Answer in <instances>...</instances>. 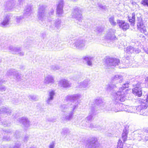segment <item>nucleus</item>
<instances>
[{"mask_svg": "<svg viewBox=\"0 0 148 148\" xmlns=\"http://www.w3.org/2000/svg\"><path fill=\"white\" fill-rule=\"evenodd\" d=\"M29 99L33 100H35L36 99V97L33 95H30L29 96Z\"/></svg>", "mask_w": 148, "mask_h": 148, "instance_id": "nucleus-55", "label": "nucleus"}, {"mask_svg": "<svg viewBox=\"0 0 148 148\" xmlns=\"http://www.w3.org/2000/svg\"><path fill=\"white\" fill-rule=\"evenodd\" d=\"M23 1V0H18L19 4H21Z\"/></svg>", "mask_w": 148, "mask_h": 148, "instance_id": "nucleus-61", "label": "nucleus"}, {"mask_svg": "<svg viewBox=\"0 0 148 148\" xmlns=\"http://www.w3.org/2000/svg\"><path fill=\"white\" fill-rule=\"evenodd\" d=\"M95 127H96V125H94V124L92 123H91L90 125V126H87L86 127H89L91 129H93V128H94Z\"/></svg>", "mask_w": 148, "mask_h": 148, "instance_id": "nucleus-53", "label": "nucleus"}, {"mask_svg": "<svg viewBox=\"0 0 148 148\" xmlns=\"http://www.w3.org/2000/svg\"><path fill=\"white\" fill-rule=\"evenodd\" d=\"M81 97V95L79 94L68 95L66 97L65 99L67 101H70V103L67 105H63L60 107L62 111L68 113V115L65 118H62V120L64 122L69 121L73 118L74 111L78 108V103L77 99H79Z\"/></svg>", "mask_w": 148, "mask_h": 148, "instance_id": "nucleus-1", "label": "nucleus"}, {"mask_svg": "<svg viewBox=\"0 0 148 148\" xmlns=\"http://www.w3.org/2000/svg\"><path fill=\"white\" fill-rule=\"evenodd\" d=\"M5 134L6 135L4 136L3 137V140L5 141L10 140L11 139V138L10 137V134L9 133Z\"/></svg>", "mask_w": 148, "mask_h": 148, "instance_id": "nucleus-44", "label": "nucleus"}, {"mask_svg": "<svg viewBox=\"0 0 148 148\" xmlns=\"http://www.w3.org/2000/svg\"><path fill=\"white\" fill-rule=\"evenodd\" d=\"M6 80L4 79L3 78H0V91H5L6 90V88L4 86L2 85L3 84H5Z\"/></svg>", "mask_w": 148, "mask_h": 148, "instance_id": "nucleus-33", "label": "nucleus"}, {"mask_svg": "<svg viewBox=\"0 0 148 148\" xmlns=\"http://www.w3.org/2000/svg\"><path fill=\"white\" fill-rule=\"evenodd\" d=\"M1 123H2V124H3L4 126H6L8 125V124L6 122H5L4 123H2V122H1Z\"/></svg>", "mask_w": 148, "mask_h": 148, "instance_id": "nucleus-56", "label": "nucleus"}, {"mask_svg": "<svg viewBox=\"0 0 148 148\" xmlns=\"http://www.w3.org/2000/svg\"><path fill=\"white\" fill-rule=\"evenodd\" d=\"M54 82L53 77L50 75H49L45 77L44 82L47 84L50 83H53Z\"/></svg>", "mask_w": 148, "mask_h": 148, "instance_id": "nucleus-29", "label": "nucleus"}, {"mask_svg": "<svg viewBox=\"0 0 148 148\" xmlns=\"http://www.w3.org/2000/svg\"><path fill=\"white\" fill-rule=\"evenodd\" d=\"M117 148H123V144L121 140H119L118 142Z\"/></svg>", "mask_w": 148, "mask_h": 148, "instance_id": "nucleus-45", "label": "nucleus"}, {"mask_svg": "<svg viewBox=\"0 0 148 148\" xmlns=\"http://www.w3.org/2000/svg\"><path fill=\"white\" fill-rule=\"evenodd\" d=\"M97 105L99 106L101 109H103V107L105 106V104L103 103V101L102 99L100 98H97L94 101Z\"/></svg>", "mask_w": 148, "mask_h": 148, "instance_id": "nucleus-31", "label": "nucleus"}, {"mask_svg": "<svg viewBox=\"0 0 148 148\" xmlns=\"http://www.w3.org/2000/svg\"><path fill=\"white\" fill-rule=\"evenodd\" d=\"M148 105L146 103H143L138 106V112H140L141 115L145 116L148 114V112L146 111V109L148 107Z\"/></svg>", "mask_w": 148, "mask_h": 148, "instance_id": "nucleus-11", "label": "nucleus"}, {"mask_svg": "<svg viewBox=\"0 0 148 148\" xmlns=\"http://www.w3.org/2000/svg\"><path fill=\"white\" fill-rule=\"evenodd\" d=\"M7 47V41L0 38V50L6 49Z\"/></svg>", "mask_w": 148, "mask_h": 148, "instance_id": "nucleus-28", "label": "nucleus"}, {"mask_svg": "<svg viewBox=\"0 0 148 148\" xmlns=\"http://www.w3.org/2000/svg\"><path fill=\"white\" fill-rule=\"evenodd\" d=\"M121 104H123L121 103H117L116 104V107L117 106H119V108H118L117 109L116 108L114 109H116V110H117L118 109V110L121 109V108H122V107H121V106H120Z\"/></svg>", "mask_w": 148, "mask_h": 148, "instance_id": "nucleus-49", "label": "nucleus"}, {"mask_svg": "<svg viewBox=\"0 0 148 148\" xmlns=\"http://www.w3.org/2000/svg\"><path fill=\"white\" fill-rule=\"evenodd\" d=\"M116 88V86L114 84H110L106 86V89L108 92H111Z\"/></svg>", "mask_w": 148, "mask_h": 148, "instance_id": "nucleus-34", "label": "nucleus"}, {"mask_svg": "<svg viewBox=\"0 0 148 148\" xmlns=\"http://www.w3.org/2000/svg\"><path fill=\"white\" fill-rule=\"evenodd\" d=\"M131 3L132 4L133 6H135L136 7H138L139 6L136 3L133 2V1H131Z\"/></svg>", "mask_w": 148, "mask_h": 148, "instance_id": "nucleus-52", "label": "nucleus"}, {"mask_svg": "<svg viewBox=\"0 0 148 148\" xmlns=\"http://www.w3.org/2000/svg\"><path fill=\"white\" fill-rule=\"evenodd\" d=\"M135 14L133 13L131 15L128 16V19L129 21L131 23V25L133 26H134L135 24Z\"/></svg>", "mask_w": 148, "mask_h": 148, "instance_id": "nucleus-32", "label": "nucleus"}, {"mask_svg": "<svg viewBox=\"0 0 148 148\" xmlns=\"http://www.w3.org/2000/svg\"><path fill=\"white\" fill-rule=\"evenodd\" d=\"M117 22L120 28L124 31H126L129 28L130 25L129 24L125 22V21L117 20Z\"/></svg>", "mask_w": 148, "mask_h": 148, "instance_id": "nucleus-13", "label": "nucleus"}, {"mask_svg": "<svg viewBox=\"0 0 148 148\" xmlns=\"http://www.w3.org/2000/svg\"><path fill=\"white\" fill-rule=\"evenodd\" d=\"M127 127H125L122 134V138L124 141L126 140L127 134L128 133V130L126 129Z\"/></svg>", "mask_w": 148, "mask_h": 148, "instance_id": "nucleus-35", "label": "nucleus"}, {"mask_svg": "<svg viewBox=\"0 0 148 148\" xmlns=\"http://www.w3.org/2000/svg\"><path fill=\"white\" fill-rule=\"evenodd\" d=\"M16 72L15 69H11L7 71L6 75L7 76L10 77L11 78V77L15 75Z\"/></svg>", "mask_w": 148, "mask_h": 148, "instance_id": "nucleus-37", "label": "nucleus"}, {"mask_svg": "<svg viewBox=\"0 0 148 148\" xmlns=\"http://www.w3.org/2000/svg\"><path fill=\"white\" fill-rule=\"evenodd\" d=\"M116 30L114 29H110L108 30L105 36V38L111 41H115L117 40L115 34Z\"/></svg>", "mask_w": 148, "mask_h": 148, "instance_id": "nucleus-8", "label": "nucleus"}, {"mask_svg": "<svg viewBox=\"0 0 148 148\" xmlns=\"http://www.w3.org/2000/svg\"><path fill=\"white\" fill-rule=\"evenodd\" d=\"M112 81L115 83H121L123 80V77L121 75H115L112 77Z\"/></svg>", "mask_w": 148, "mask_h": 148, "instance_id": "nucleus-23", "label": "nucleus"}, {"mask_svg": "<svg viewBox=\"0 0 148 148\" xmlns=\"http://www.w3.org/2000/svg\"><path fill=\"white\" fill-rule=\"evenodd\" d=\"M146 102L148 103V93L147 94L146 98Z\"/></svg>", "mask_w": 148, "mask_h": 148, "instance_id": "nucleus-60", "label": "nucleus"}, {"mask_svg": "<svg viewBox=\"0 0 148 148\" xmlns=\"http://www.w3.org/2000/svg\"><path fill=\"white\" fill-rule=\"evenodd\" d=\"M132 90L133 93L138 97H140L142 95L141 87L139 84H136V86L132 89Z\"/></svg>", "mask_w": 148, "mask_h": 148, "instance_id": "nucleus-15", "label": "nucleus"}, {"mask_svg": "<svg viewBox=\"0 0 148 148\" xmlns=\"http://www.w3.org/2000/svg\"><path fill=\"white\" fill-rule=\"evenodd\" d=\"M70 133V131L69 130L66 128H64L61 131V134L62 135H66Z\"/></svg>", "mask_w": 148, "mask_h": 148, "instance_id": "nucleus-41", "label": "nucleus"}, {"mask_svg": "<svg viewBox=\"0 0 148 148\" xmlns=\"http://www.w3.org/2000/svg\"><path fill=\"white\" fill-rule=\"evenodd\" d=\"M54 23L55 27L58 29H60L62 25V22L61 21L58 19L56 20L55 21Z\"/></svg>", "mask_w": 148, "mask_h": 148, "instance_id": "nucleus-39", "label": "nucleus"}, {"mask_svg": "<svg viewBox=\"0 0 148 148\" xmlns=\"http://www.w3.org/2000/svg\"><path fill=\"white\" fill-rule=\"evenodd\" d=\"M46 6L43 5H40L38 12L37 16L38 20L42 25L44 24V23L48 15L46 14L45 10Z\"/></svg>", "mask_w": 148, "mask_h": 148, "instance_id": "nucleus-4", "label": "nucleus"}, {"mask_svg": "<svg viewBox=\"0 0 148 148\" xmlns=\"http://www.w3.org/2000/svg\"><path fill=\"white\" fill-rule=\"evenodd\" d=\"M109 21L110 24L113 26H115L116 25V23L114 21V16H111L109 18Z\"/></svg>", "mask_w": 148, "mask_h": 148, "instance_id": "nucleus-40", "label": "nucleus"}, {"mask_svg": "<svg viewBox=\"0 0 148 148\" xmlns=\"http://www.w3.org/2000/svg\"><path fill=\"white\" fill-rule=\"evenodd\" d=\"M113 107H114V109H117L118 108H119V106H117L116 107V104H114Z\"/></svg>", "mask_w": 148, "mask_h": 148, "instance_id": "nucleus-62", "label": "nucleus"}, {"mask_svg": "<svg viewBox=\"0 0 148 148\" xmlns=\"http://www.w3.org/2000/svg\"><path fill=\"white\" fill-rule=\"evenodd\" d=\"M145 82L146 84L148 86V77H147L145 79Z\"/></svg>", "mask_w": 148, "mask_h": 148, "instance_id": "nucleus-57", "label": "nucleus"}, {"mask_svg": "<svg viewBox=\"0 0 148 148\" xmlns=\"http://www.w3.org/2000/svg\"><path fill=\"white\" fill-rule=\"evenodd\" d=\"M12 16V15L10 14H8L5 16L3 21L0 24L1 26L4 27L8 25Z\"/></svg>", "mask_w": 148, "mask_h": 148, "instance_id": "nucleus-21", "label": "nucleus"}, {"mask_svg": "<svg viewBox=\"0 0 148 148\" xmlns=\"http://www.w3.org/2000/svg\"><path fill=\"white\" fill-rule=\"evenodd\" d=\"M122 108L119 109V111H125L128 112L136 113L138 112V106H132L125 105L123 104H120Z\"/></svg>", "mask_w": 148, "mask_h": 148, "instance_id": "nucleus-6", "label": "nucleus"}, {"mask_svg": "<svg viewBox=\"0 0 148 148\" xmlns=\"http://www.w3.org/2000/svg\"><path fill=\"white\" fill-rule=\"evenodd\" d=\"M51 68L54 70H56L59 69V67L57 65L52 66H51Z\"/></svg>", "mask_w": 148, "mask_h": 148, "instance_id": "nucleus-51", "label": "nucleus"}, {"mask_svg": "<svg viewBox=\"0 0 148 148\" xmlns=\"http://www.w3.org/2000/svg\"><path fill=\"white\" fill-rule=\"evenodd\" d=\"M15 76L16 77V81L18 82L23 81V77H22V75L21 74L19 73L17 71L16 74Z\"/></svg>", "mask_w": 148, "mask_h": 148, "instance_id": "nucleus-38", "label": "nucleus"}, {"mask_svg": "<svg viewBox=\"0 0 148 148\" xmlns=\"http://www.w3.org/2000/svg\"><path fill=\"white\" fill-rule=\"evenodd\" d=\"M145 51H146V53H147L148 54V49H147V50H146Z\"/></svg>", "mask_w": 148, "mask_h": 148, "instance_id": "nucleus-63", "label": "nucleus"}, {"mask_svg": "<svg viewBox=\"0 0 148 148\" xmlns=\"http://www.w3.org/2000/svg\"><path fill=\"white\" fill-rule=\"evenodd\" d=\"M106 62L108 66H115L120 69L128 68L131 66L130 63L127 59L125 60V66H122L123 64L120 63L119 60L116 58H107L106 59Z\"/></svg>", "mask_w": 148, "mask_h": 148, "instance_id": "nucleus-2", "label": "nucleus"}, {"mask_svg": "<svg viewBox=\"0 0 148 148\" xmlns=\"http://www.w3.org/2000/svg\"><path fill=\"white\" fill-rule=\"evenodd\" d=\"M99 146L97 138H92L88 141L86 147V148H97Z\"/></svg>", "mask_w": 148, "mask_h": 148, "instance_id": "nucleus-10", "label": "nucleus"}, {"mask_svg": "<svg viewBox=\"0 0 148 148\" xmlns=\"http://www.w3.org/2000/svg\"><path fill=\"white\" fill-rule=\"evenodd\" d=\"M104 29V27H103L100 26L97 27L96 28L95 31L97 33L102 32Z\"/></svg>", "mask_w": 148, "mask_h": 148, "instance_id": "nucleus-42", "label": "nucleus"}, {"mask_svg": "<svg viewBox=\"0 0 148 148\" xmlns=\"http://www.w3.org/2000/svg\"><path fill=\"white\" fill-rule=\"evenodd\" d=\"M55 146L54 143L53 142H51L49 146V148H54Z\"/></svg>", "mask_w": 148, "mask_h": 148, "instance_id": "nucleus-50", "label": "nucleus"}, {"mask_svg": "<svg viewBox=\"0 0 148 148\" xmlns=\"http://www.w3.org/2000/svg\"><path fill=\"white\" fill-rule=\"evenodd\" d=\"M18 4H16L14 0H12L8 2L5 6V10H10L14 8L17 7Z\"/></svg>", "mask_w": 148, "mask_h": 148, "instance_id": "nucleus-17", "label": "nucleus"}, {"mask_svg": "<svg viewBox=\"0 0 148 148\" xmlns=\"http://www.w3.org/2000/svg\"><path fill=\"white\" fill-rule=\"evenodd\" d=\"M114 105L113 104H110L108 105H106L105 104V106L103 107V110L104 112H110V111H114L115 112H117L119 111V109H114L113 107Z\"/></svg>", "mask_w": 148, "mask_h": 148, "instance_id": "nucleus-20", "label": "nucleus"}, {"mask_svg": "<svg viewBox=\"0 0 148 148\" xmlns=\"http://www.w3.org/2000/svg\"><path fill=\"white\" fill-rule=\"evenodd\" d=\"M54 13V10L52 8H51L49 10L48 13L47 14L48 16H51V15H52Z\"/></svg>", "mask_w": 148, "mask_h": 148, "instance_id": "nucleus-48", "label": "nucleus"}, {"mask_svg": "<svg viewBox=\"0 0 148 148\" xmlns=\"http://www.w3.org/2000/svg\"><path fill=\"white\" fill-rule=\"evenodd\" d=\"M83 59L86 62L87 65L92 66V62L93 58L92 57L89 56H86L83 57Z\"/></svg>", "mask_w": 148, "mask_h": 148, "instance_id": "nucleus-24", "label": "nucleus"}, {"mask_svg": "<svg viewBox=\"0 0 148 148\" xmlns=\"http://www.w3.org/2000/svg\"><path fill=\"white\" fill-rule=\"evenodd\" d=\"M19 133L17 131L15 132L14 136L16 138H17L19 136Z\"/></svg>", "mask_w": 148, "mask_h": 148, "instance_id": "nucleus-54", "label": "nucleus"}, {"mask_svg": "<svg viewBox=\"0 0 148 148\" xmlns=\"http://www.w3.org/2000/svg\"><path fill=\"white\" fill-rule=\"evenodd\" d=\"M55 95V92L54 90H51L49 91L48 97L47 100V102L48 104L51 105V104Z\"/></svg>", "mask_w": 148, "mask_h": 148, "instance_id": "nucleus-22", "label": "nucleus"}, {"mask_svg": "<svg viewBox=\"0 0 148 148\" xmlns=\"http://www.w3.org/2000/svg\"><path fill=\"white\" fill-rule=\"evenodd\" d=\"M56 28L55 27L54 24L53 25L51 24L49 26V29L51 31H53L54 30H56Z\"/></svg>", "mask_w": 148, "mask_h": 148, "instance_id": "nucleus-47", "label": "nucleus"}, {"mask_svg": "<svg viewBox=\"0 0 148 148\" xmlns=\"http://www.w3.org/2000/svg\"><path fill=\"white\" fill-rule=\"evenodd\" d=\"M9 49L10 51L12 53H18L21 56H23L24 55V52H21V48L20 47H16L12 46H10L9 47Z\"/></svg>", "mask_w": 148, "mask_h": 148, "instance_id": "nucleus-19", "label": "nucleus"}, {"mask_svg": "<svg viewBox=\"0 0 148 148\" xmlns=\"http://www.w3.org/2000/svg\"><path fill=\"white\" fill-rule=\"evenodd\" d=\"M136 136L137 137V140L138 141L142 140L145 141L148 140V128H144L138 131V134Z\"/></svg>", "mask_w": 148, "mask_h": 148, "instance_id": "nucleus-5", "label": "nucleus"}, {"mask_svg": "<svg viewBox=\"0 0 148 148\" xmlns=\"http://www.w3.org/2000/svg\"><path fill=\"white\" fill-rule=\"evenodd\" d=\"M89 82V80L87 79L84 80L83 81L81 82L79 86L80 88H89L88 84Z\"/></svg>", "mask_w": 148, "mask_h": 148, "instance_id": "nucleus-30", "label": "nucleus"}, {"mask_svg": "<svg viewBox=\"0 0 148 148\" xmlns=\"http://www.w3.org/2000/svg\"><path fill=\"white\" fill-rule=\"evenodd\" d=\"M86 41L83 40H77L74 44V46L77 48L83 49L85 48Z\"/></svg>", "mask_w": 148, "mask_h": 148, "instance_id": "nucleus-14", "label": "nucleus"}, {"mask_svg": "<svg viewBox=\"0 0 148 148\" xmlns=\"http://www.w3.org/2000/svg\"><path fill=\"white\" fill-rule=\"evenodd\" d=\"M63 0H59L56 4V14L59 16H60L63 14Z\"/></svg>", "mask_w": 148, "mask_h": 148, "instance_id": "nucleus-12", "label": "nucleus"}, {"mask_svg": "<svg viewBox=\"0 0 148 148\" xmlns=\"http://www.w3.org/2000/svg\"><path fill=\"white\" fill-rule=\"evenodd\" d=\"M16 24L17 25H20L22 23L23 17L22 16H15Z\"/></svg>", "mask_w": 148, "mask_h": 148, "instance_id": "nucleus-36", "label": "nucleus"}, {"mask_svg": "<svg viewBox=\"0 0 148 148\" xmlns=\"http://www.w3.org/2000/svg\"><path fill=\"white\" fill-rule=\"evenodd\" d=\"M129 84V83L128 82L124 84L122 87L119 88V91L114 94V97L116 101L123 102L125 101L126 98L125 89L128 87Z\"/></svg>", "mask_w": 148, "mask_h": 148, "instance_id": "nucleus-3", "label": "nucleus"}, {"mask_svg": "<svg viewBox=\"0 0 148 148\" xmlns=\"http://www.w3.org/2000/svg\"><path fill=\"white\" fill-rule=\"evenodd\" d=\"M96 108H94V106H92V107L90 109V112L89 114V115L86 117L85 119L86 120V122L87 121H91L93 119V116L94 115L96 112Z\"/></svg>", "mask_w": 148, "mask_h": 148, "instance_id": "nucleus-16", "label": "nucleus"}, {"mask_svg": "<svg viewBox=\"0 0 148 148\" xmlns=\"http://www.w3.org/2000/svg\"><path fill=\"white\" fill-rule=\"evenodd\" d=\"M5 132H6V133H9V131H5Z\"/></svg>", "mask_w": 148, "mask_h": 148, "instance_id": "nucleus-64", "label": "nucleus"}, {"mask_svg": "<svg viewBox=\"0 0 148 148\" xmlns=\"http://www.w3.org/2000/svg\"><path fill=\"white\" fill-rule=\"evenodd\" d=\"M71 79L72 80L75 81H76L77 80V77H72Z\"/></svg>", "mask_w": 148, "mask_h": 148, "instance_id": "nucleus-58", "label": "nucleus"}, {"mask_svg": "<svg viewBox=\"0 0 148 148\" xmlns=\"http://www.w3.org/2000/svg\"><path fill=\"white\" fill-rule=\"evenodd\" d=\"M30 137L29 136L26 135L23 138V140L24 143H26L29 140Z\"/></svg>", "mask_w": 148, "mask_h": 148, "instance_id": "nucleus-46", "label": "nucleus"}, {"mask_svg": "<svg viewBox=\"0 0 148 148\" xmlns=\"http://www.w3.org/2000/svg\"><path fill=\"white\" fill-rule=\"evenodd\" d=\"M60 84L64 88H69L71 86V84L66 79L61 80L60 81Z\"/></svg>", "mask_w": 148, "mask_h": 148, "instance_id": "nucleus-25", "label": "nucleus"}, {"mask_svg": "<svg viewBox=\"0 0 148 148\" xmlns=\"http://www.w3.org/2000/svg\"><path fill=\"white\" fill-rule=\"evenodd\" d=\"M24 12V16L25 18H28L30 17L32 12L31 6L27 7Z\"/></svg>", "mask_w": 148, "mask_h": 148, "instance_id": "nucleus-27", "label": "nucleus"}, {"mask_svg": "<svg viewBox=\"0 0 148 148\" xmlns=\"http://www.w3.org/2000/svg\"><path fill=\"white\" fill-rule=\"evenodd\" d=\"M124 51L126 53L128 54H132L134 52L138 53L140 52V51L138 48H134L131 46H128L124 49Z\"/></svg>", "mask_w": 148, "mask_h": 148, "instance_id": "nucleus-18", "label": "nucleus"}, {"mask_svg": "<svg viewBox=\"0 0 148 148\" xmlns=\"http://www.w3.org/2000/svg\"><path fill=\"white\" fill-rule=\"evenodd\" d=\"M21 143H15L14 146L13 148H19L21 146ZM1 148H12V147H9V146H6L5 147L3 146V147H2Z\"/></svg>", "mask_w": 148, "mask_h": 148, "instance_id": "nucleus-43", "label": "nucleus"}, {"mask_svg": "<svg viewBox=\"0 0 148 148\" xmlns=\"http://www.w3.org/2000/svg\"><path fill=\"white\" fill-rule=\"evenodd\" d=\"M100 7L101 8L104 9H105L106 8V6L105 5L104 6H100Z\"/></svg>", "mask_w": 148, "mask_h": 148, "instance_id": "nucleus-59", "label": "nucleus"}, {"mask_svg": "<svg viewBox=\"0 0 148 148\" xmlns=\"http://www.w3.org/2000/svg\"><path fill=\"white\" fill-rule=\"evenodd\" d=\"M137 25L138 30L140 32L142 33H145L146 32V27L143 21L140 17H138Z\"/></svg>", "mask_w": 148, "mask_h": 148, "instance_id": "nucleus-9", "label": "nucleus"}, {"mask_svg": "<svg viewBox=\"0 0 148 148\" xmlns=\"http://www.w3.org/2000/svg\"><path fill=\"white\" fill-rule=\"evenodd\" d=\"M82 9L77 7H75L71 14L72 17L75 18L79 22L82 21Z\"/></svg>", "mask_w": 148, "mask_h": 148, "instance_id": "nucleus-7", "label": "nucleus"}, {"mask_svg": "<svg viewBox=\"0 0 148 148\" xmlns=\"http://www.w3.org/2000/svg\"><path fill=\"white\" fill-rule=\"evenodd\" d=\"M19 121L25 127H28L29 126V121L27 118L25 117L19 118Z\"/></svg>", "mask_w": 148, "mask_h": 148, "instance_id": "nucleus-26", "label": "nucleus"}]
</instances>
